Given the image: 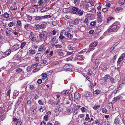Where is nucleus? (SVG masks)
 Listing matches in <instances>:
<instances>
[{
	"label": "nucleus",
	"instance_id": "obj_1",
	"mask_svg": "<svg viewBox=\"0 0 125 125\" xmlns=\"http://www.w3.org/2000/svg\"><path fill=\"white\" fill-rule=\"evenodd\" d=\"M120 27V23L116 22L110 26L106 31L107 32H117Z\"/></svg>",
	"mask_w": 125,
	"mask_h": 125
},
{
	"label": "nucleus",
	"instance_id": "obj_2",
	"mask_svg": "<svg viewBox=\"0 0 125 125\" xmlns=\"http://www.w3.org/2000/svg\"><path fill=\"white\" fill-rule=\"evenodd\" d=\"M46 33L45 31H43L41 32L40 34L39 35V37L40 40H42L43 38L45 37Z\"/></svg>",
	"mask_w": 125,
	"mask_h": 125
},
{
	"label": "nucleus",
	"instance_id": "obj_3",
	"mask_svg": "<svg viewBox=\"0 0 125 125\" xmlns=\"http://www.w3.org/2000/svg\"><path fill=\"white\" fill-rule=\"evenodd\" d=\"M19 45L18 44H15L13 45L11 47V50L13 51H15L19 48Z\"/></svg>",
	"mask_w": 125,
	"mask_h": 125
},
{
	"label": "nucleus",
	"instance_id": "obj_4",
	"mask_svg": "<svg viewBox=\"0 0 125 125\" xmlns=\"http://www.w3.org/2000/svg\"><path fill=\"white\" fill-rule=\"evenodd\" d=\"M13 6H11L10 7V9L12 10H15L17 9V7L16 6V3L15 2H12Z\"/></svg>",
	"mask_w": 125,
	"mask_h": 125
},
{
	"label": "nucleus",
	"instance_id": "obj_5",
	"mask_svg": "<svg viewBox=\"0 0 125 125\" xmlns=\"http://www.w3.org/2000/svg\"><path fill=\"white\" fill-rule=\"evenodd\" d=\"M59 102V100H56L55 101H54L52 100H50L49 101V103L52 105H56L58 104Z\"/></svg>",
	"mask_w": 125,
	"mask_h": 125
},
{
	"label": "nucleus",
	"instance_id": "obj_6",
	"mask_svg": "<svg viewBox=\"0 0 125 125\" xmlns=\"http://www.w3.org/2000/svg\"><path fill=\"white\" fill-rule=\"evenodd\" d=\"M107 107L108 109L111 111L113 108V105L111 103H108L107 105Z\"/></svg>",
	"mask_w": 125,
	"mask_h": 125
},
{
	"label": "nucleus",
	"instance_id": "obj_7",
	"mask_svg": "<svg viewBox=\"0 0 125 125\" xmlns=\"http://www.w3.org/2000/svg\"><path fill=\"white\" fill-rule=\"evenodd\" d=\"M84 94L86 97H90L91 96V93L87 91H84Z\"/></svg>",
	"mask_w": 125,
	"mask_h": 125
},
{
	"label": "nucleus",
	"instance_id": "obj_8",
	"mask_svg": "<svg viewBox=\"0 0 125 125\" xmlns=\"http://www.w3.org/2000/svg\"><path fill=\"white\" fill-rule=\"evenodd\" d=\"M44 47L43 45H41L38 48V51L40 52H39L40 53L41 52L43 51L44 50Z\"/></svg>",
	"mask_w": 125,
	"mask_h": 125
},
{
	"label": "nucleus",
	"instance_id": "obj_9",
	"mask_svg": "<svg viewBox=\"0 0 125 125\" xmlns=\"http://www.w3.org/2000/svg\"><path fill=\"white\" fill-rule=\"evenodd\" d=\"M81 97L80 94L77 92H75L74 94V98L75 99H77Z\"/></svg>",
	"mask_w": 125,
	"mask_h": 125
},
{
	"label": "nucleus",
	"instance_id": "obj_10",
	"mask_svg": "<svg viewBox=\"0 0 125 125\" xmlns=\"http://www.w3.org/2000/svg\"><path fill=\"white\" fill-rule=\"evenodd\" d=\"M36 51L35 50L30 49L28 53L30 55H33L36 53Z\"/></svg>",
	"mask_w": 125,
	"mask_h": 125
},
{
	"label": "nucleus",
	"instance_id": "obj_11",
	"mask_svg": "<svg viewBox=\"0 0 125 125\" xmlns=\"http://www.w3.org/2000/svg\"><path fill=\"white\" fill-rule=\"evenodd\" d=\"M64 69H66L68 71H71L72 69L69 68L70 66L68 64H66L63 67Z\"/></svg>",
	"mask_w": 125,
	"mask_h": 125
},
{
	"label": "nucleus",
	"instance_id": "obj_12",
	"mask_svg": "<svg viewBox=\"0 0 125 125\" xmlns=\"http://www.w3.org/2000/svg\"><path fill=\"white\" fill-rule=\"evenodd\" d=\"M11 90L10 89L8 90L6 96V98L9 99L10 98Z\"/></svg>",
	"mask_w": 125,
	"mask_h": 125
},
{
	"label": "nucleus",
	"instance_id": "obj_13",
	"mask_svg": "<svg viewBox=\"0 0 125 125\" xmlns=\"http://www.w3.org/2000/svg\"><path fill=\"white\" fill-rule=\"evenodd\" d=\"M75 14H77L79 16H81L83 15V12L81 10H78L77 12H73Z\"/></svg>",
	"mask_w": 125,
	"mask_h": 125
},
{
	"label": "nucleus",
	"instance_id": "obj_14",
	"mask_svg": "<svg viewBox=\"0 0 125 125\" xmlns=\"http://www.w3.org/2000/svg\"><path fill=\"white\" fill-rule=\"evenodd\" d=\"M29 38L32 41H35L36 40V37H34V35L33 34H31L29 36Z\"/></svg>",
	"mask_w": 125,
	"mask_h": 125
},
{
	"label": "nucleus",
	"instance_id": "obj_15",
	"mask_svg": "<svg viewBox=\"0 0 125 125\" xmlns=\"http://www.w3.org/2000/svg\"><path fill=\"white\" fill-rule=\"evenodd\" d=\"M123 9V8L121 7H118L115 9V11L116 12H119L121 11Z\"/></svg>",
	"mask_w": 125,
	"mask_h": 125
},
{
	"label": "nucleus",
	"instance_id": "obj_16",
	"mask_svg": "<svg viewBox=\"0 0 125 125\" xmlns=\"http://www.w3.org/2000/svg\"><path fill=\"white\" fill-rule=\"evenodd\" d=\"M41 55L40 53L37 54L35 55V59L36 61L39 60V58H40Z\"/></svg>",
	"mask_w": 125,
	"mask_h": 125
},
{
	"label": "nucleus",
	"instance_id": "obj_17",
	"mask_svg": "<svg viewBox=\"0 0 125 125\" xmlns=\"http://www.w3.org/2000/svg\"><path fill=\"white\" fill-rule=\"evenodd\" d=\"M114 122L116 124H119L120 123V120L118 116L115 118V119Z\"/></svg>",
	"mask_w": 125,
	"mask_h": 125
},
{
	"label": "nucleus",
	"instance_id": "obj_18",
	"mask_svg": "<svg viewBox=\"0 0 125 125\" xmlns=\"http://www.w3.org/2000/svg\"><path fill=\"white\" fill-rule=\"evenodd\" d=\"M21 97H19V98L18 99V100L17 101V102L16 103V104H15V106H17L18 105H19L21 103Z\"/></svg>",
	"mask_w": 125,
	"mask_h": 125
},
{
	"label": "nucleus",
	"instance_id": "obj_19",
	"mask_svg": "<svg viewBox=\"0 0 125 125\" xmlns=\"http://www.w3.org/2000/svg\"><path fill=\"white\" fill-rule=\"evenodd\" d=\"M73 11H72V13L73 14H75L73 12H77L78 10V9L76 7H73L72 8Z\"/></svg>",
	"mask_w": 125,
	"mask_h": 125
},
{
	"label": "nucleus",
	"instance_id": "obj_20",
	"mask_svg": "<svg viewBox=\"0 0 125 125\" xmlns=\"http://www.w3.org/2000/svg\"><path fill=\"white\" fill-rule=\"evenodd\" d=\"M123 98L121 95H119L118 96L115 97L114 99V100L115 101H117L122 99Z\"/></svg>",
	"mask_w": 125,
	"mask_h": 125
},
{
	"label": "nucleus",
	"instance_id": "obj_21",
	"mask_svg": "<svg viewBox=\"0 0 125 125\" xmlns=\"http://www.w3.org/2000/svg\"><path fill=\"white\" fill-rule=\"evenodd\" d=\"M97 44V42H95L93 43H91L89 45L90 47H92L95 46Z\"/></svg>",
	"mask_w": 125,
	"mask_h": 125
},
{
	"label": "nucleus",
	"instance_id": "obj_22",
	"mask_svg": "<svg viewBox=\"0 0 125 125\" xmlns=\"http://www.w3.org/2000/svg\"><path fill=\"white\" fill-rule=\"evenodd\" d=\"M11 52L10 49H9L5 52V54L6 55L8 56L10 53Z\"/></svg>",
	"mask_w": 125,
	"mask_h": 125
},
{
	"label": "nucleus",
	"instance_id": "obj_23",
	"mask_svg": "<svg viewBox=\"0 0 125 125\" xmlns=\"http://www.w3.org/2000/svg\"><path fill=\"white\" fill-rule=\"evenodd\" d=\"M46 24L45 22H43L40 25V28H44L46 27Z\"/></svg>",
	"mask_w": 125,
	"mask_h": 125
},
{
	"label": "nucleus",
	"instance_id": "obj_24",
	"mask_svg": "<svg viewBox=\"0 0 125 125\" xmlns=\"http://www.w3.org/2000/svg\"><path fill=\"white\" fill-rule=\"evenodd\" d=\"M49 9H48V8L47 7H44L40 9V11L42 13L44 12L49 10Z\"/></svg>",
	"mask_w": 125,
	"mask_h": 125
},
{
	"label": "nucleus",
	"instance_id": "obj_25",
	"mask_svg": "<svg viewBox=\"0 0 125 125\" xmlns=\"http://www.w3.org/2000/svg\"><path fill=\"white\" fill-rule=\"evenodd\" d=\"M69 91V90H64L63 91L61 92V93L62 94H63L65 95H67Z\"/></svg>",
	"mask_w": 125,
	"mask_h": 125
},
{
	"label": "nucleus",
	"instance_id": "obj_26",
	"mask_svg": "<svg viewBox=\"0 0 125 125\" xmlns=\"http://www.w3.org/2000/svg\"><path fill=\"white\" fill-rule=\"evenodd\" d=\"M22 73V74H21V76L18 79V80H21L24 79L25 78V77L24 76V72Z\"/></svg>",
	"mask_w": 125,
	"mask_h": 125
},
{
	"label": "nucleus",
	"instance_id": "obj_27",
	"mask_svg": "<svg viewBox=\"0 0 125 125\" xmlns=\"http://www.w3.org/2000/svg\"><path fill=\"white\" fill-rule=\"evenodd\" d=\"M41 64H43L44 65H47L48 64L47 61L45 60H41L40 62Z\"/></svg>",
	"mask_w": 125,
	"mask_h": 125
},
{
	"label": "nucleus",
	"instance_id": "obj_28",
	"mask_svg": "<svg viewBox=\"0 0 125 125\" xmlns=\"http://www.w3.org/2000/svg\"><path fill=\"white\" fill-rule=\"evenodd\" d=\"M3 15L4 18L7 19L9 17V14L7 12H5Z\"/></svg>",
	"mask_w": 125,
	"mask_h": 125
},
{
	"label": "nucleus",
	"instance_id": "obj_29",
	"mask_svg": "<svg viewBox=\"0 0 125 125\" xmlns=\"http://www.w3.org/2000/svg\"><path fill=\"white\" fill-rule=\"evenodd\" d=\"M15 71L17 73H20L21 72H22V73L24 72L22 69L21 68H18L16 69Z\"/></svg>",
	"mask_w": 125,
	"mask_h": 125
},
{
	"label": "nucleus",
	"instance_id": "obj_30",
	"mask_svg": "<svg viewBox=\"0 0 125 125\" xmlns=\"http://www.w3.org/2000/svg\"><path fill=\"white\" fill-rule=\"evenodd\" d=\"M110 77V76L108 75H105L104 78V82H106L107 79H109Z\"/></svg>",
	"mask_w": 125,
	"mask_h": 125
},
{
	"label": "nucleus",
	"instance_id": "obj_31",
	"mask_svg": "<svg viewBox=\"0 0 125 125\" xmlns=\"http://www.w3.org/2000/svg\"><path fill=\"white\" fill-rule=\"evenodd\" d=\"M43 16H36L35 18V20H42L43 19Z\"/></svg>",
	"mask_w": 125,
	"mask_h": 125
},
{
	"label": "nucleus",
	"instance_id": "obj_32",
	"mask_svg": "<svg viewBox=\"0 0 125 125\" xmlns=\"http://www.w3.org/2000/svg\"><path fill=\"white\" fill-rule=\"evenodd\" d=\"M26 45V43L25 42H23L21 43L20 46V48L23 49V48H25Z\"/></svg>",
	"mask_w": 125,
	"mask_h": 125
},
{
	"label": "nucleus",
	"instance_id": "obj_33",
	"mask_svg": "<svg viewBox=\"0 0 125 125\" xmlns=\"http://www.w3.org/2000/svg\"><path fill=\"white\" fill-rule=\"evenodd\" d=\"M100 92V91L99 90H96L93 92V94L95 95H97L99 94Z\"/></svg>",
	"mask_w": 125,
	"mask_h": 125
},
{
	"label": "nucleus",
	"instance_id": "obj_34",
	"mask_svg": "<svg viewBox=\"0 0 125 125\" xmlns=\"http://www.w3.org/2000/svg\"><path fill=\"white\" fill-rule=\"evenodd\" d=\"M65 34L69 39L71 38L72 37L71 34L70 33H65Z\"/></svg>",
	"mask_w": 125,
	"mask_h": 125
},
{
	"label": "nucleus",
	"instance_id": "obj_35",
	"mask_svg": "<svg viewBox=\"0 0 125 125\" xmlns=\"http://www.w3.org/2000/svg\"><path fill=\"white\" fill-rule=\"evenodd\" d=\"M85 115L84 114H80L78 115V117L80 118H83L82 120H84V117Z\"/></svg>",
	"mask_w": 125,
	"mask_h": 125
},
{
	"label": "nucleus",
	"instance_id": "obj_36",
	"mask_svg": "<svg viewBox=\"0 0 125 125\" xmlns=\"http://www.w3.org/2000/svg\"><path fill=\"white\" fill-rule=\"evenodd\" d=\"M51 40L52 42L54 43H57L58 42V40L55 38H53Z\"/></svg>",
	"mask_w": 125,
	"mask_h": 125
},
{
	"label": "nucleus",
	"instance_id": "obj_37",
	"mask_svg": "<svg viewBox=\"0 0 125 125\" xmlns=\"http://www.w3.org/2000/svg\"><path fill=\"white\" fill-rule=\"evenodd\" d=\"M5 118V116L4 115H1L0 116V120L1 121L3 120Z\"/></svg>",
	"mask_w": 125,
	"mask_h": 125
},
{
	"label": "nucleus",
	"instance_id": "obj_38",
	"mask_svg": "<svg viewBox=\"0 0 125 125\" xmlns=\"http://www.w3.org/2000/svg\"><path fill=\"white\" fill-rule=\"evenodd\" d=\"M114 20V18L112 17H108L107 20V23H109L110 21H111L112 20Z\"/></svg>",
	"mask_w": 125,
	"mask_h": 125
},
{
	"label": "nucleus",
	"instance_id": "obj_39",
	"mask_svg": "<svg viewBox=\"0 0 125 125\" xmlns=\"http://www.w3.org/2000/svg\"><path fill=\"white\" fill-rule=\"evenodd\" d=\"M123 59L122 58L119 57L117 61V65H119L120 63L122 61Z\"/></svg>",
	"mask_w": 125,
	"mask_h": 125
},
{
	"label": "nucleus",
	"instance_id": "obj_40",
	"mask_svg": "<svg viewBox=\"0 0 125 125\" xmlns=\"http://www.w3.org/2000/svg\"><path fill=\"white\" fill-rule=\"evenodd\" d=\"M58 55L60 56H63L64 55V53L63 52H60L58 53Z\"/></svg>",
	"mask_w": 125,
	"mask_h": 125
},
{
	"label": "nucleus",
	"instance_id": "obj_41",
	"mask_svg": "<svg viewBox=\"0 0 125 125\" xmlns=\"http://www.w3.org/2000/svg\"><path fill=\"white\" fill-rule=\"evenodd\" d=\"M39 84H40L41 83H45V81H44L43 82L42 80L41 79H39L37 82Z\"/></svg>",
	"mask_w": 125,
	"mask_h": 125
},
{
	"label": "nucleus",
	"instance_id": "obj_42",
	"mask_svg": "<svg viewBox=\"0 0 125 125\" xmlns=\"http://www.w3.org/2000/svg\"><path fill=\"white\" fill-rule=\"evenodd\" d=\"M19 118H17L16 117H13V121L14 122L17 121L19 120Z\"/></svg>",
	"mask_w": 125,
	"mask_h": 125
},
{
	"label": "nucleus",
	"instance_id": "obj_43",
	"mask_svg": "<svg viewBox=\"0 0 125 125\" xmlns=\"http://www.w3.org/2000/svg\"><path fill=\"white\" fill-rule=\"evenodd\" d=\"M117 45L116 44H115L110 49V51L111 52L115 48L116 46Z\"/></svg>",
	"mask_w": 125,
	"mask_h": 125
},
{
	"label": "nucleus",
	"instance_id": "obj_44",
	"mask_svg": "<svg viewBox=\"0 0 125 125\" xmlns=\"http://www.w3.org/2000/svg\"><path fill=\"white\" fill-rule=\"evenodd\" d=\"M27 19L30 21H31L32 19V17L29 15H27Z\"/></svg>",
	"mask_w": 125,
	"mask_h": 125
},
{
	"label": "nucleus",
	"instance_id": "obj_45",
	"mask_svg": "<svg viewBox=\"0 0 125 125\" xmlns=\"http://www.w3.org/2000/svg\"><path fill=\"white\" fill-rule=\"evenodd\" d=\"M100 107V105H97L93 107V109L94 110H97Z\"/></svg>",
	"mask_w": 125,
	"mask_h": 125
},
{
	"label": "nucleus",
	"instance_id": "obj_46",
	"mask_svg": "<svg viewBox=\"0 0 125 125\" xmlns=\"http://www.w3.org/2000/svg\"><path fill=\"white\" fill-rule=\"evenodd\" d=\"M29 86L30 89L31 90H32L35 88L34 86L32 85H29Z\"/></svg>",
	"mask_w": 125,
	"mask_h": 125
},
{
	"label": "nucleus",
	"instance_id": "obj_47",
	"mask_svg": "<svg viewBox=\"0 0 125 125\" xmlns=\"http://www.w3.org/2000/svg\"><path fill=\"white\" fill-rule=\"evenodd\" d=\"M74 24L75 25H77L79 23V21L77 18H76L75 19L74 21Z\"/></svg>",
	"mask_w": 125,
	"mask_h": 125
},
{
	"label": "nucleus",
	"instance_id": "obj_48",
	"mask_svg": "<svg viewBox=\"0 0 125 125\" xmlns=\"http://www.w3.org/2000/svg\"><path fill=\"white\" fill-rule=\"evenodd\" d=\"M90 119L89 117V115L88 114H87L86 115V117L85 118V120L87 121L88 120Z\"/></svg>",
	"mask_w": 125,
	"mask_h": 125
},
{
	"label": "nucleus",
	"instance_id": "obj_49",
	"mask_svg": "<svg viewBox=\"0 0 125 125\" xmlns=\"http://www.w3.org/2000/svg\"><path fill=\"white\" fill-rule=\"evenodd\" d=\"M52 45H54L56 48H61L62 47V45H55L54 44H52Z\"/></svg>",
	"mask_w": 125,
	"mask_h": 125
},
{
	"label": "nucleus",
	"instance_id": "obj_50",
	"mask_svg": "<svg viewBox=\"0 0 125 125\" xmlns=\"http://www.w3.org/2000/svg\"><path fill=\"white\" fill-rule=\"evenodd\" d=\"M102 111L103 113H106L107 110L105 108H104L102 109Z\"/></svg>",
	"mask_w": 125,
	"mask_h": 125
},
{
	"label": "nucleus",
	"instance_id": "obj_51",
	"mask_svg": "<svg viewBox=\"0 0 125 125\" xmlns=\"http://www.w3.org/2000/svg\"><path fill=\"white\" fill-rule=\"evenodd\" d=\"M124 0H121L119 2V3L120 4L122 5L124 4Z\"/></svg>",
	"mask_w": 125,
	"mask_h": 125
},
{
	"label": "nucleus",
	"instance_id": "obj_52",
	"mask_svg": "<svg viewBox=\"0 0 125 125\" xmlns=\"http://www.w3.org/2000/svg\"><path fill=\"white\" fill-rule=\"evenodd\" d=\"M14 23L13 22H12L9 23L8 25L9 27H11L14 25Z\"/></svg>",
	"mask_w": 125,
	"mask_h": 125
},
{
	"label": "nucleus",
	"instance_id": "obj_53",
	"mask_svg": "<svg viewBox=\"0 0 125 125\" xmlns=\"http://www.w3.org/2000/svg\"><path fill=\"white\" fill-rule=\"evenodd\" d=\"M22 124V122L21 121H18L17 122L16 125H21Z\"/></svg>",
	"mask_w": 125,
	"mask_h": 125
},
{
	"label": "nucleus",
	"instance_id": "obj_54",
	"mask_svg": "<svg viewBox=\"0 0 125 125\" xmlns=\"http://www.w3.org/2000/svg\"><path fill=\"white\" fill-rule=\"evenodd\" d=\"M40 69V68L38 67H36L33 71L34 72H35L39 71Z\"/></svg>",
	"mask_w": 125,
	"mask_h": 125
},
{
	"label": "nucleus",
	"instance_id": "obj_55",
	"mask_svg": "<svg viewBox=\"0 0 125 125\" xmlns=\"http://www.w3.org/2000/svg\"><path fill=\"white\" fill-rule=\"evenodd\" d=\"M64 38V37L62 35L60 34V36L59 37V40H62Z\"/></svg>",
	"mask_w": 125,
	"mask_h": 125
},
{
	"label": "nucleus",
	"instance_id": "obj_56",
	"mask_svg": "<svg viewBox=\"0 0 125 125\" xmlns=\"http://www.w3.org/2000/svg\"><path fill=\"white\" fill-rule=\"evenodd\" d=\"M17 24L19 26L21 25L22 23L21 21L20 20H18L17 21Z\"/></svg>",
	"mask_w": 125,
	"mask_h": 125
},
{
	"label": "nucleus",
	"instance_id": "obj_57",
	"mask_svg": "<svg viewBox=\"0 0 125 125\" xmlns=\"http://www.w3.org/2000/svg\"><path fill=\"white\" fill-rule=\"evenodd\" d=\"M41 76L43 78H46L47 76V75L46 73H43L41 75Z\"/></svg>",
	"mask_w": 125,
	"mask_h": 125
},
{
	"label": "nucleus",
	"instance_id": "obj_58",
	"mask_svg": "<svg viewBox=\"0 0 125 125\" xmlns=\"http://www.w3.org/2000/svg\"><path fill=\"white\" fill-rule=\"evenodd\" d=\"M109 79L111 81L112 83H114V79L112 77H111L110 76V77L109 78Z\"/></svg>",
	"mask_w": 125,
	"mask_h": 125
},
{
	"label": "nucleus",
	"instance_id": "obj_59",
	"mask_svg": "<svg viewBox=\"0 0 125 125\" xmlns=\"http://www.w3.org/2000/svg\"><path fill=\"white\" fill-rule=\"evenodd\" d=\"M38 4L39 5L43 4L44 3L43 1L42 0H39L38 2Z\"/></svg>",
	"mask_w": 125,
	"mask_h": 125
},
{
	"label": "nucleus",
	"instance_id": "obj_60",
	"mask_svg": "<svg viewBox=\"0 0 125 125\" xmlns=\"http://www.w3.org/2000/svg\"><path fill=\"white\" fill-rule=\"evenodd\" d=\"M48 115H47L44 116V118L46 121H47L48 120Z\"/></svg>",
	"mask_w": 125,
	"mask_h": 125
},
{
	"label": "nucleus",
	"instance_id": "obj_61",
	"mask_svg": "<svg viewBox=\"0 0 125 125\" xmlns=\"http://www.w3.org/2000/svg\"><path fill=\"white\" fill-rule=\"evenodd\" d=\"M125 57V53H124L122 54L120 57L121 58H122L123 59H124Z\"/></svg>",
	"mask_w": 125,
	"mask_h": 125
},
{
	"label": "nucleus",
	"instance_id": "obj_62",
	"mask_svg": "<svg viewBox=\"0 0 125 125\" xmlns=\"http://www.w3.org/2000/svg\"><path fill=\"white\" fill-rule=\"evenodd\" d=\"M51 17V16L50 15H46L43 16V19H44L47 18H50Z\"/></svg>",
	"mask_w": 125,
	"mask_h": 125
},
{
	"label": "nucleus",
	"instance_id": "obj_63",
	"mask_svg": "<svg viewBox=\"0 0 125 125\" xmlns=\"http://www.w3.org/2000/svg\"><path fill=\"white\" fill-rule=\"evenodd\" d=\"M73 59V57H70L67 58L66 59V61H68L70 60H71Z\"/></svg>",
	"mask_w": 125,
	"mask_h": 125
},
{
	"label": "nucleus",
	"instance_id": "obj_64",
	"mask_svg": "<svg viewBox=\"0 0 125 125\" xmlns=\"http://www.w3.org/2000/svg\"><path fill=\"white\" fill-rule=\"evenodd\" d=\"M104 124V125H110L109 122L108 121H105Z\"/></svg>",
	"mask_w": 125,
	"mask_h": 125
}]
</instances>
